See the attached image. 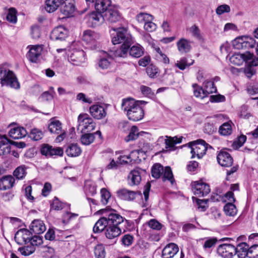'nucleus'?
Segmentation results:
<instances>
[{
  "mask_svg": "<svg viewBox=\"0 0 258 258\" xmlns=\"http://www.w3.org/2000/svg\"><path fill=\"white\" fill-rule=\"evenodd\" d=\"M142 101H136L132 98L122 100L121 109L126 111V115L130 120L138 121L144 116V110L140 106Z\"/></svg>",
  "mask_w": 258,
  "mask_h": 258,
  "instance_id": "f257e3e1",
  "label": "nucleus"
},
{
  "mask_svg": "<svg viewBox=\"0 0 258 258\" xmlns=\"http://www.w3.org/2000/svg\"><path fill=\"white\" fill-rule=\"evenodd\" d=\"M112 30L116 32L115 35L112 38V43L114 45L122 43L119 50H121L122 56H124L126 54L130 44L133 43L132 37L126 28H112Z\"/></svg>",
  "mask_w": 258,
  "mask_h": 258,
  "instance_id": "f03ea898",
  "label": "nucleus"
},
{
  "mask_svg": "<svg viewBox=\"0 0 258 258\" xmlns=\"http://www.w3.org/2000/svg\"><path fill=\"white\" fill-rule=\"evenodd\" d=\"M188 145L191 149V158L197 156L198 158L201 159L206 154L209 147L212 148V147L203 139L190 142Z\"/></svg>",
  "mask_w": 258,
  "mask_h": 258,
  "instance_id": "7ed1b4c3",
  "label": "nucleus"
},
{
  "mask_svg": "<svg viewBox=\"0 0 258 258\" xmlns=\"http://www.w3.org/2000/svg\"><path fill=\"white\" fill-rule=\"evenodd\" d=\"M99 213L105 214L108 225L119 226L124 221L123 218L117 211L111 208H106L99 211Z\"/></svg>",
  "mask_w": 258,
  "mask_h": 258,
  "instance_id": "20e7f679",
  "label": "nucleus"
},
{
  "mask_svg": "<svg viewBox=\"0 0 258 258\" xmlns=\"http://www.w3.org/2000/svg\"><path fill=\"white\" fill-rule=\"evenodd\" d=\"M40 152L47 158H55L62 157L63 155V150L61 147H53L48 144H42L40 146Z\"/></svg>",
  "mask_w": 258,
  "mask_h": 258,
  "instance_id": "39448f33",
  "label": "nucleus"
},
{
  "mask_svg": "<svg viewBox=\"0 0 258 258\" xmlns=\"http://www.w3.org/2000/svg\"><path fill=\"white\" fill-rule=\"evenodd\" d=\"M191 187L194 195L199 197L207 196L210 192V186L202 180L195 181L191 183Z\"/></svg>",
  "mask_w": 258,
  "mask_h": 258,
  "instance_id": "423d86ee",
  "label": "nucleus"
},
{
  "mask_svg": "<svg viewBox=\"0 0 258 258\" xmlns=\"http://www.w3.org/2000/svg\"><path fill=\"white\" fill-rule=\"evenodd\" d=\"M116 194L119 199L127 202L134 201L138 196L142 197V194L140 191H133L125 188L118 189Z\"/></svg>",
  "mask_w": 258,
  "mask_h": 258,
  "instance_id": "0eeeda50",
  "label": "nucleus"
},
{
  "mask_svg": "<svg viewBox=\"0 0 258 258\" xmlns=\"http://www.w3.org/2000/svg\"><path fill=\"white\" fill-rule=\"evenodd\" d=\"M48 130L51 134L58 135L56 138L57 142L62 141L66 137V133L62 130V124L59 120H52L48 124Z\"/></svg>",
  "mask_w": 258,
  "mask_h": 258,
  "instance_id": "6e6552de",
  "label": "nucleus"
},
{
  "mask_svg": "<svg viewBox=\"0 0 258 258\" xmlns=\"http://www.w3.org/2000/svg\"><path fill=\"white\" fill-rule=\"evenodd\" d=\"M80 126H82V132H91L96 127V123L88 114H80L78 118Z\"/></svg>",
  "mask_w": 258,
  "mask_h": 258,
  "instance_id": "1a4fd4ad",
  "label": "nucleus"
},
{
  "mask_svg": "<svg viewBox=\"0 0 258 258\" xmlns=\"http://www.w3.org/2000/svg\"><path fill=\"white\" fill-rule=\"evenodd\" d=\"M2 86H6L15 89H19L20 85L13 71L9 70L1 81Z\"/></svg>",
  "mask_w": 258,
  "mask_h": 258,
  "instance_id": "9d476101",
  "label": "nucleus"
},
{
  "mask_svg": "<svg viewBox=\"0 0 258 258\" xmlns=\"http://www.w3.org/2000/svg\"><path fill=\"white\" fill-rule=\"evenodd\" d=\"M85 52L82 49H73L69 57V60L74 66H80L86 60Z\"/></svg>",
  "mask_w": 258,
  "mask_h": 258,
  "instance_id": "9b49d317",
  "label": "nucleus"
},
{
  "mask_svg": "<svg viewBox=\"0 0 258 258\" xmlns=\"http://www.w3.org/2000/svg\"><path fill=\"white\" fill-rule=\"evenodd\" d=\"M217 251L218 255L223 258H233L235 255V246L231 244H220Z\"/></svg>",
  "mask_w": 258,
  "mask_h": 258,
  "instance_id": "f8f14e48",
  "label": "nucleus"
},
{
  "mask_svg": "<svg viewBox=\"0 0 258 258\" xmlns=\"http://www.w3.org/2000/svg\"><path fill=\"white\" fill-rule=\"evenodd\" d=\"M132 44H130L129 48H127L126 54L124 56H122L121 50H118L117 55L121 57H127L128 54L134 58H140L144 54V49L140 44H137L131 46Z\"/></svg>",
  "mask_w": 258,
  "mask_h": 258,
  "instance_id": "ddd939ff",
  "label": "nucleus"
},
{
  "mask_svg": "<svg viewBox=\"0 0 258 258\" xmlns=\"http://www.w3.org/2000/svg\"><path fill=\"white\" fill-rule=\"evenodd\" d=\"M60 11L63 17H69L75 11V0H60Z\"/></svg>",
  "mask_w": 258,
  "mask_h": 258,
  "instance_id": "4468645a",
  "label": "nucleus"
},
{
  "mask_svg": "<svg viewBox=\"0 0 258 258\" xmlns=\"http://www.w3.org/2000/svg\"><path fill=\"white\" fill-rule=\"evenodd\" d=\"M91 115L95 119H102L107 115V109L103 106L98 104H93L89 107Z\"/></svg>",
  "mask_w": 258,
  "mask_h": 258,
  "instance_id": "2eb2a0df",
  "label": "nucleus"
},
{
  "mask_svg": "<svg viewBox=\"0 0 258 258\" xmlns=\"http://www.w3.org/2000/svg\"><path fill=\"white\" fill-rule=\"evenodd\" d=\"M217 162L219 165L224 167H231L233 164V159L227 152L221 150L217 155Z\"/></svg>",
  "mask_w": 258,
  "mask_h": 258,
  "instance_id": "dca6fc26",
  "label": "nucleus"
},
{
  "mask_svg": "<svg viewBox=\"0 0 258 258\" xmlns=\"http://www.w3.org/2000/svg\"><path fill=\"white\" fill-rule=\"evenodd\" d=\"M121 233V228L120 226L108 225L105 231V235L108 239L111 240L109 245H113L116 242V238Z\"/></svg>",
  "mask_w": 258,
  "mask_h": 258,
  "instance_id": "f3484780",
  "label": "nucleus"
},
{
  "mask_svg": "<svg viewBox=\"0 0 258 258\" xmlns=\"http://www.w3.org/2000/svg\"><path fill=\"white\" fill-rule=\"evenodd\" d=\"M32 232L27 229H21L16 232L14 238L16 242L19 245L29 242Z\"/></svg>",
  "mask_w": 258,
  "mask_h": 258,
  "instance_id": "a211bd4d",
  "label": "nucleus"
},
{
  "mask_svg": "<svg viewBox=\"0 0 258 258\" xmlns=\"http://www.w3.org/2000/svg\"><path fill=\"white\" fill-rule=\"evenodd\" d=\"M68 36V31L63 26H59L54 28L50 35L52 40H64Z\"/></svg>",
  "mask_w": 258,
  "mask_h": 258,
  "instance_id": "6ab92c4d",
  "label": "nucleus"
},
{
  "mask_svg": "<svg viewBox=\"0 0 258 258\" xmlns=\"http://www.w3.org/2000/svg\"><path fill=\"white\" fill-rule=\"evenodd\" d=\"M179 251V247L175 243L171 242L165 245L162 250V258H173Z\"/></svg>",
  "mask_w": 258,
  "mask_h": 258,
  "instance_id": "aec40b11",
  "label": "nucleus"
},
{
  "mask_svg": "<svg viewBox=\"0 0 258 258\" xmlns=\"http://www.w3.org/2000/svg\"><path fill=\"white\" fill-rule=\"evenodd\" d=\"M103 17L104 21L111 24L118 22L121 18L119 12L114 6L103 14Z\"/></svg>",
  "mask_w": 258,
  "mask_h": 258,
  "instance_id": "412c9836",
  "label": "nucleus"
},
{
  "mask_svg": "<svg viewBox=\"0 0 258 258\" xmlns=\"http://www.w3.org/2000/svg\"><path fill=\"white\" fill-rule=\"evenodd\" d=\"M15 184V179L11 175H7L0 178V190H6L12 188Z\"/></svg>",
  "mask_w": 258,
  "mask_h": 258,
  "instance_id": "4be33fe9",
  "label": "nucleus"
},
{
  "mask_svg": "<svg viewBox=\"0 0 258 258\" xmlns=\"http://www.w3.org/2000/svg\"><path fill=\"white\" fill-rule=\"evenodd\" d=\"M42 51V48L40 45L32 46L26 55L27 57L30 61L37 62L41 55Z\"/></svg>",
  "mask_w": 258,
  "mask_h": 258,
  "instance_id": "5701e85b",
  "label": "nucleus"
},
{
  "mask_svg": "<svg viewBox=\"0 0 258 258\" xmlns=\"http://www.w3.org/2000/svg\"><path fill=\"white\" fill-rule=\"evenodd\" d=\"M112 7L111 0H96L94 4L96 12L103 14Z\"/></svg>",
  "mask_w": 258,
  "mask_h": 258,
  "instance_id": "b1692460",
  "label": "nucleus"
},
{
  "mask_svg": "<svg viewBox=\"0 0 258 258\" xmlns=\"http://www.w3.org/2000/svg\"><path fill=\"white\" fill-rule=\"evenodd\" d=\"M10 140L6 135L0 134V156L11 153V147Z\"/></svg>",
  "mask_w": 258,
  "mask_h": 258,
  "instance_id": "393cba45",
  "label": "nucleus"
},
{
  "mask_svg": "<svg viewBox=\"0 0 258 258\" xmlns=\"http://www.w3.org/2000/svg\"><path fill=\"white\" fill-rule=\"evenodd\" d=\"M30 229L32 233L40 234L45 231L46 227L42 221L34 220L31 223Z\"/></svg>",
  "mask_w": 258,
  "mask_h": 258,
  "instance_id": "a878e982",
  "label": "nucleus"
},
{
  "mask_svg": "<svg viewBox=\"0 0 258 258\" xmlns=\"http://www.w3.org/2000/svg\"><path fill=\"white\" fill-rule=\"evenodd\" d=\"M235 248V255L238 258H245L248 256L249 245L246 242H241L238 244Z\"/></svg>",
  "mask_w": 258,
  "mask_h": 258,
  "instance_id": "bb28decb",
  "label": "nucleus"
},
{
  "mask_svg": "<svg viewBox=\"0 0 258 258\" xmlns=\"http://www.w3.org/2000/svg\"><path fill=\"white\" fill-rule=\"evenodd\" d=\"M27 134V132L23 127H17L11 128L9 132V136L15 140L25 137Z\"/></svg>",
  "mask_w": 258,
  "mask_h": 258,
  "instance_id": "cd10ccee",
  "label": "nucleus"
},
{
  "mask_svg": "<svg viewBox=\"0 0 258 258\" xmlns=\"http://www.w3.org/2000/svg\"><path fill=\"white\" fill-rule=\"evenodd\" d=\"M108 223L105 215L101 217L95 224L93 231L95 233H100L106 229Z\"/></svg>",
  "mask_w": 258,
  "mask_h": 258,
  "instance_id": "c85d7f7f",
  "label": "nucleus"
},
{
  "mask_svg": "<svg viewBox=\"0 0 258 258\" xmlns=\"http://www.w3.org/2000/svg\"><path fill=\"white\" fill-rule=\"evenodd\" d=\"M99 38V34L91 30L85 31L82 37L83 40L87 43H94Z\"/></svg>",
  "mask_w": 258,
  "mask_h": 258,
  "instance_id": "c756f323",
  "label": "nucleus"
},
{
  "mask_svg": "<svg viewBox=\"0 0 258 258\" xmlns=\"http://www.w3.org/2000/svg\"><path fill=\"white\" fill-rule=\"evenodd\" d=\"M178 51L181 53H188L191 49L189 41L185 38L180 39L176 43Z\"/></svg>",
  "mask_w": 258,
  "mask_h": 258,
  "instance_id": "7c9ffc66",
  "label": "nucleus"
},
{
  "mask_svg": "<svg viewBox=\"0 0 258 258\" xmlns=\"http://www.w3.org/2000/svg\"><path fill=\"white\" fill-rule=\"evenodd\" d=\"M103 14L97 12H92L89 14V19L92 23L93 27L99 26L104 21Z\"/></svg>",
  "mask_w": 258,
  "mask_h": 258,
  "instance_id": "2f4dec72",
  "label": "nucleus"
},
{
  "mask_svg": "<svg viewBox=\"0 0 258 258\" xmlns=\"http://www.w3.org/2000/svg\"><path fill=\"white\" fill-rule=\"evenodd\" d=\"M66 153L69 157H78L81 155L82 150L77 144H71L67 147Z\"/></svg>",
  "mask_w": 258,
  "mask_h": 258,
  "instance_id": "473e14b6",
  "label": "nucleus"
},
{
  "mask_svg": "<svg viewBox=\"0 0 258 258\" xmlns=\"http://www.w3.org/2000/svg\"><path fill=\"white\" fill-rule=\"evenodd\" d=\"M128 178L131 180V182H129L131 185H138L141 180V176L140 171L138 169H135L132 170L128 174Z\"/></svg>",
  "mask_w": 258,
  "mask_h": 258,
  "instance_id": "72a5a7b5",
  "label": "nucleus"
},
{
  "mask_svg": "<svg viewBox=\"0 0 258 258\" xmlns=\"http://www.w3.org/2000/svg\"><path fill=\"white\" fill-rule=\"evenodd\" d=\"M204 86L205 91H203V97H208L210 94L217 92V87L213 81H205L204 82Z\"/></svg>",
  "mask_w": 258,
  "mask_h": 258,
  "instance_id": "f704fd0d",
  "label": "nucleus"
},
{
  "mask_svg": "<svg viewBox=\"0 0 258 258\" xmlns=\"http://www.w3.org/2000/svg\"><path fill=\"white\" fill-rule=\"evenodd\" d=\"M232 122L229 121L223 123L219 127V134L222 136H228L232 133Z\"/></svg>",
  "mask_w": 258,
  "mask_h": 258,
  "instance_id": "c9c22d12",
  "label": "nucleus"
},
{
  "mask_svg": "<svg viewBox=\"0 0 258 258\" xmlns=\"http://www.w3.org/2000/svg\"><path fill=\"white\" fill-rule=\"evenodd\" d=\"M60 0H45V10L48 13H53L60 6Z\"/></svg>",
  "mask_w": 258,
  "mask_h": 258,
  "instance_id": "e433bc0d",
  "label": "nucleus"
},
{
  "mask_svg": "<svg viewBox=\"0 0 258 258\" xmlns=\"http://www.w3.org/2000/svg\"><path fill=\"white\" fill-rule=\"evenodd\" d=\"M162 179L164 182L167 180L169 181L172 185L175 183V180L174 178L171 168L170 166H167L164 168Z\"/></svg>",
  "mask_w": 258,
  "mask_h": 258,
  "instance_id": "4c0bfd02",
  "label": "nucleus"
},
{
  "mask_svg": "<svg viewBox=\"0 0 258 258\" xmlns=\"http://www.w3.org/2000/svg\"><path fill=\"white\" fill-rule=\"evenodd\" d=\"M164 171V167L160 163H155L151 168L152 176L155 179L160 178Z\"/></svg>",
  "mask_w": 258,
  "mask_h": 258,
  "instance_id": "58836bf2",
  "label": "nucleus"
},
{
  "mask_svg": "<svg viewBox=\"0 0 258 258\" xmlns=\"http://www.w3.org/2000/svg\"><path fill=\"white\" fill-rule=\"evenodd\" d=\"M27 175L26 167L25 165H22L17 167L13 172L14 176L18 180H22Z\"/></svg>",
  "mask_w": 258,
  "mask_h": 258,
  "instance_id": "ea45409f",
  "label": "nucleus"
},
{
  "mask_svg": "<svg viewBox=\"0 0 258 258\" xmlns=\"http://www.w3.org/2000/svg\"><path fill=\"white\" fill-rule=\"evenodd\" d=\"M84 191L87 196H93L96 194V185L90 181L85 182Z\"/></svg>",
  "mask_w": 258,
  "mask_h": 258,
  "instance_id": "a19ab883",
  "label": "nucleus"
},
{
  "mask_svg": "<svg viewBox=\"0 0 258 258\" xmlns=\"http://www.w3.org/2000/svg\"><path fill=\"white\" fill-rule=\"evenodd\" d=\"M18 11L15 8L11 7L8 9V14L6 16V20L12 24H16L17 22Z\"/></svg>",
  "mask_w": 258,
  "mask_h": 258,
  "instance_id": "79ce46f5",
  "label": "nucleus"
},
{
  "mask_svg": "<svg viewBox=\"0 0 258 258\" xmlns=\"http://www.w3.org/2000/svg\"><path fill=\"white\" fill-rule=\"evenodd\" d=\"M146 71L148 76L152 79L157 78L160 73L159 68L153 63L149 64L146 68Z\"/></svg>",
  "mask_w": 258,
  "mask_h": 258,
  "instance_id": "37998d69",
  "label": "nucleus"
},
{
  "mask_svg": "<svg viewBox=\"0 0 258 258\" xmlns=\"http://www.w3.org/2000/svg\"><path fill=\"white\" fill-rule=\"evenodd\" d=\"M224 211L227 216H234L237 213V209L234 203H228L224 207Z\"/></svg>",
  "mask_w": 258,
  "mask_h": 258,
  "instance_id": "c03bdc74",
  "label": "nucleus"
},
{
  "mask_svg": "<svg viewBox=\"0 0 258 258\" xmlns=\"http://www.w3.org/2000/svg\"><path fill=\"white\" fill-rule=\"evenodd\" d=\"M54 95H55V92L53 87H50L49 91L43 92L41 94L40 98L42 101H49L53 99Z\"/></svg>",
  "mask_w": 258,
  "mask_h": 258,
  "instance_id": "a18cd8bd",
  "label": "nucleus"
},
{
  "mask_svg": "<svg viewBox=\"0 0 258 258\" xmlns=\"http://www.w3.org/2000/svg\"><path fill=\"white\" fill-rule=\"evenodd\" d=\"M95 139L94 134L84 133L81 136V142L84 145H89L92 143Z\"/></svg>",
  "mask_w": 258,
  "mask_h": 258,
  "instance_id": "49530a36",
  "label": "nucleus"
},
{
  "mask_svg": "<svg viewBox=\"0 0 258 258\" xmlns=\"http://www.w3.org/2000/svg\"><path fill=\"white\" fill-rule=\"evenodd\" d=\"M138 131L139 129L136 125L132 126L128 135L125 138V141L130 142L137 140L139 137Z\"/></svg>",
  "mask_w": 258,
  "mask_h": 258,
  "instance_id": "de8ad7c7",
  "label": "nucleus"
},
{
  "mask_svg": "<svg viewBox=\"0 0 258 258\" xmlns=\"http://www.w3.org/2000/svg\"><path fill=\"white\" fill-rule=\"evenodd\" d=\"M64 204L57 197H54L50 203V209L55 211L61 210L64 208Z\"/></svg>",
  "mask_w": 258,
  "mask_h": 258,
  "instance_id": "09e8293b",
  "label": "nucleus"
},
{
  "mask_svg": "<svg viewBox=\"0 0 258 258\" xmlns=\"http://www.w3.org/2000/svg\"><path fill=\"white\" fill-rule=\"evenodd\" d=\"M43 136V134L42 131L36 128L32 129L29 134V137L36 141L41 140Z\"/></svg>",
  "mask_w": 258,
  "mask_h": 258,
  "instance_id": "8fccbe9b",
  "label": "nucleus"
},
{
  "mask_svg": "<svg viewBox=\"0 0 258 258\" xmlns=\"http://www.w3.org/2000/svg\"><path fill=\"white\" fill-rule=\"evenodd\" d=\"M194 60H191L190 63H187V59L186 57H183L180 60L177 61L175 66L180 70H184L186 67H189L194 63Z\"/></svg>",
  "mask_w": 258,
  "mask_h": 258,
  "instance_id": "3c124183",
  "label": "nucleus"
},
{
  "mask_svg": "<svg viewBox=\"0 0 258 258\" xmlns=\"http://www.w3.org/2000/svg\"><path fill=\"white\" fill-rule=\"evenodd\" d=\"M94 254L96 258H105L106 252L102 244H97L95 247Z\"/></svg>",
  "mask_w": 258,
  "mask_h": 258,
  "instance_id": "603ef678",
  "label": "nucleus"
},
{
  "mask_svg": "<svg viewBox=\"0 0 258 258\" xmlns=\"http://www.w3.org/2000/svg\"><path fill=\"white\" fill-rule=\"evenodd\" d=\"M112 60V57L110 56H108L107 58H101L98 62V66L102 70L107 69L110 67L111 63L110 60Z\"/></svg>",
  "mask_w": 258,
  "mask_h": 258,
  "instance_id": "864d4df0",
  "label": "nucleus"
},
{
  "mask_svg": "<svg viewBox=\"0 0 258 258\" xmlns=\"http://www.w3.org/2000/svg\"><path fill=\"white\" fill-rule=\"evenodd\" d=\"M101 202L104 205H107L109 199L111 198L110 192L105 188H102L100 190Z\"/></svg>",
  "mask_w": 258,
  "mask_h": 258,
  "instance_id": "5fc2aeb1",
  "label": "nucleus"
},
{
  "mask_svg": "<svg viewBox=\"0 0 258 258\" xmlns=\"http://www.w3.org/2000/svg\"><path fill=\"white\" fill-rule=\"evenodd\" d=\"M137 20L139 23H144V24L149 21L153 20V17L151 15L145 13H140L136 17Z\"/></svg>",
  "mask_w": 258,
  "mask_h": 258,
  "instance_id": "6e6d98bb",
  "label": "nucleus"
},
{
  "mask_svg": "<svg viewBox=\"0 0 258 258\" xmlns=\"http://www.w3.org/2000/svg\"><path fill=\"white\" fill-rule=\"evenodd\" d=\"M216 131L217 127L214 125L212 121L205 123L204 127V132L205 134L212 135L213 133L216 132Z\"/></svg>",
  "mask_w": 258,
  "mask_h": 258,
  "instance_id": "4d7b16f0",
  "label": "nucleus"
},
{
  "mask_svg": "<svg viewBox=\"0 0 258 258\" xmlns=\"http://www.w3.org/2000/svg\"><path fill=\"white\" fill-rule=\"evenodd\" d=\"M151 187V184L149 182H147L144 186L143 194L144 196L145 201L143 202V207H146L147 206Z\"/></svg>",
  "mask_w": 258,
  "mask_h": 258,
  "instance_id": "13d9d810",
  "label": "nucleus"
},
{
  "mask_svg": "<svg viewBox=\"0 0 258 258\" xmlns=\"http://www.w3.org/2000/svg\"><path fill=\"white\" fill-rule=\"evenodd\" d=\"M192 87L194 88V94L196 97L200 98L203 99L206 97H203L204 94L203 91H205L204 89L199 86L197 84H192Z\"/></svg>",
  "mask_w": 258,
  "mask_h": 258,
  "instance_id": "bf43d9fd",
  "label": "nucleus"
},
{
  "mask_svg": "<svg viewBox=\"0 0 258 258\" xmlns=\"http://www.w3.org/2000/svg\"><path fill=\"white\" fill-rule=\"evenodd\" d=\"M1 196L4 202H9L14 199L15 197V192L13 190H9L2 193Z\"/></svg>",
  "mask_w": 258,
  "mask_h": 258,
  "instance_id": "052dcab7",
  "label": "nucleus"
},
{
  "mask_svg": "<svg viewBox=\"0 0 258 258\" xmlns=\"http://www.w3.org/2000/svg\"><path fill=\"white\" fill-rule=\"evenodd\" d=\"M39 234H35L34 236H31L29 242L33 246H38L43 243V238L42 236L39 235Z\"/></svg>",
  "mask_w": 258,
  "mask_h": 258,
  "instance_id": "680f3d73",
  "label": "nucleus"
},
{
  "mask_svg": "<svg viewBox=\"0 0 258 258\" xmlns=\"http://www.w3.org/2000/svg\"><path fill=\"white\" fill-rule=\"evenodd\" d=\"M248 258H258V244H254L249 246L248 256Z\"/></svg>",
  "mask_w": 258,
  "mask_h": 258,
  "instance_id": "e2e57ef3",
  "label": "nucleus"
},
{
  "mask_svg": "<svg viewBox=\"0 0 258 258\" xmlns=\"http://www.w3.org/2000/svg\"><path fill=\"white\" fill-rule=\"evenodd\" d=\"M117 160L120 165H126L132 164L133 160L131 158V154L128 155H120Z\"/></svg>",
  "mask_w": 258,
  "mask_h": 258,
  "instance_id": "0e129e2a",
  "label": "nucleus"
},
{
  "mask_svg": "<svg viewBox=\"0 0 258 258\" xmlns=\"http://www.w3.org/2000/svg\"><path fill=\"white\" fill-rule=\"evenodd\" d=\"M189 31L194 37L199 40L202 39L203 37L201 34V30L196 25H192L189 28Z\"/></svg>",
  "mask_w": 258,
  "mask_h": 258,
  "instance_id": "69168bd1",
  "label": "nucleus"
},
{
  "mask_svg": "<svg viewBox=\"0 0 258 258\" xmlns=\"http://www.w3.org/2000/svg\"><path fill=\"white\" fill-rule=\"evenodd\" d=\"M18 250L21 253L25 256H28L33 253L35 251V248L33 246H24L19 247Z\"/></svg>",
  "mask_w": 258,
  "mask_h": 258,
  "instance_id": "338daca9",
  "label": "nucleus"
},
{
  "mask_svg": "<svg viewBox=\"0 0 258 258\" xmlns=\"http://www.w3.org/2000/svg\"><path fill=\"white\" fill-rule=\"evenodd\" d=\"M247 93L250 95L258 94V83L250 84L246 88Z\"/></svg>",
  "mask_w": 258,
  "mask_h": 258,
  "instance_id": "774afa93",
  "label": "nucleus"
}]
</instances>
